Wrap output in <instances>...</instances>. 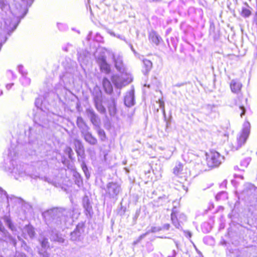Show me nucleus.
Returning <instances> with one entry per match:
<instances>
[{"instance_id":"nucleus-1","label":"nucleus","mask_w":257,"mask_h":257,"mask_svg":"<svg viewBox=\"0 0 257 257\" xmlns=\"http://www.w3.org/2000/svg\"><path fill=\"white\" fill-rule=\"evenodd\" d=\"M206 162L208 167L215 168L221 164V156L217 152L210 151L206 154Z\"/></svg>"},{"instance_id":"nucleus-2","label":"nucleus","mask_w":257,"mask_h":257,"mask_svg":"<svg viewBox=\"0 0 257 257\" xmlns=\"http://www.w3.org/2000/svg\"><path fill=\"white\" fill-rule=\"evenodd\" d=\"M173 174L183 183L187 180V169L184 168V165L180 163L177 164L173 169Z\"/></svg>"},{"instance_id":"nucleus-3","label":"nucleus","mask_w":257,"mask_h":257,"mask_svg":"<svg viewBox=\"0 0 257 257\" xmlns=\"http://www.w3.org/2000/svg\"><path fill=\"white\" fill-rule=\"evenodd\" d=\"M250 124L246 121L243 123V128L237 139L238 145L239 146L243 145L246 141L250 133Z\"/></svg>"},{"instance_id":"nucleus-4","label":"nucleus","mask_w":257,"mask_h":257,"mask_svg":"<svg viewBox=\"0 0 257 257\" xmlns=\"http://www.w3.org/2000/svg\"><path fill=\"white\" fill-rule=\"evenodd\" d=\"M126 76V74L120 76L114 75L111 77V81L115 87L120 88L130 82L129 78Z\"/></svg>"},{"instance_id":"nucleus-5","label":"nucleus","mask_w":257,"mask_h":257,"mask_svg":"<svg viewBox=\"0 0 257 257\" xmlns=\"http://www.w3.org/2000/svg\"><path fill=\"white\" fill-rule=\"evenodd\" d=\"M119 185L115 182H109L106 185V193L110 196L117 195L119 191Z\"/></svg>"},{"instance_id":"nucleus-6","label":"nucleus","mask_w":257,"mask_h":257,"mask_svg":"<svg viewBox=\"0 0 257 257\" xmlns=\"http://www.w3.org/2000/svg\"><path fill=\"white\" fill-rule=\"evenodd\" d=\"M100 70L101 72L105 74H109L111 72L110 65L106 62L105 58L104 57H99L97 59Z\"/></svg>"},{"instance_id":"nucleus-7","label":"nucleus","mask_w":257,"mask_h":257,"mask_svg":"<svg viewBox=\"0 0 257 257\" xmlns=\"http://www.w3.org/2000/svg\"><path fill=\"white\" fill-rule=\"evenodd\" d=\"M81 133L84 140L87 143L91 145H95L97 144V139L93 136L90 132H89L88 131H84L82 130L81 131Z\"/></svg>"},{"instance_id":"nucleus-8","label":"nucleus","mask_w":257,"mask_h":257,"mask_svg":"<svg viewBox=\"0 0 257 257\" xmlns=\"http://www.w3.org/2000/svg\"><path fill=\"white\" fill-rule=\"evenodd\" d=\"M182 214L176 209V208H173L171 214V221L174 226L177 228L180 226L179 219Z\"/></svg>"},{"instance_id":"nucleus-9","label":"nucleus","mask_w":257,"mask_h":257,"mask_svg":"<svg viewBox=\"0 0 257 257\" xmlns=\"http://www.w3.org/2000/svg\"><path fill=\"white\" fill-rule=\"evenodd\" d=\"M231 91L235 94H239L241 92L242 85L237 79H233L229 84Z\"/></svg>"},{"instance_id":"nucleus-10","label":"nucleus","mask_w":257,"mask_h":257,"mask_svg":"<svg viewBox=\"0 0 257 257\" xmlns=\"http://www.w3.org/2000/svg\"><path fill=\"white\" fill-rule=\"evenodd\" d=\"M75 150L78 156L84 158L85 156V149L82 142L79 140L74 141Z\"/></svg>"},{"instance_id":"nucleus-11","label":"nucleus","mask_w":257,"mask_h":257,"mask_svg":"<svg viewBox=\"0 0 257 257\" xmlns=\"http://www.w3.org/2000/svg\"><path fill=\"white\" fill-rule=\"evenodd\" d=\"M124 104L127 107L133 106L135 104L134 92L133 91L127 92L124 98Z\"/></svg>"},{"instance_id":"nucleus-12","label":"nucleus","mask_w":257,"mask_h":257,"mask_svg":"<svg viewBox=\"0 0 257 257\" xmlns=\"http://www.w3.org/2000/svg\"><path fill=\"white\" fill-rule=\"evenodd\" d=\"M149 40L153 44L158 45L162 40L161 37L155 31H152L149 34Z\"/></svg>"},{"instance_id":"nucleus-13","label":"nucleus","mask_w":257,"mask_h":257,"mask_svg":"<svg viewBox=\"0 0 257 257\" xmlns=\"http://www.w3.org/2000/svg\"><path fill=\"white\" fill-rule=\"evenodd\" d=\"M153 67L152 62L148 59L143 60V64L142 66V72L145 74L147 75L151 70Z\"/></svg>"},{"instance_id":"nucleus-14","label":"nucleus","mask_w":257,"mask_h":257,"mask_svg":"<svg viewBox=\"0 0 257 257\" xmlns=\"http://www.w3.org/2000/svg\"><path fill=\"white\" fill-rule=\"evenodd\" d=\"M76 122L77 126L81 130V131L82 130L84 131L89 130V128L88 126L81 116L77 117Z\"/></svg>"},{"instance_id":"nucleus-15","label":"nucleus","mask_w":257,"mask_h":257,"mask_svg":"<svg viewBox=\"0 0 257 257\" xmlns=\"http://www.w3.org/2000/svg\"><path fill=\"white\" fill-rule=\"evenodd\" d=\"M102 85L105 91L107 93H111L113 91L112 86L107 78H103L102 80Z\"/></svg>"},{"instance_id":"nucleus-16","label":"nucleus","mask_w":257,"mask_h":257,"mask_svg":"<svg viewBox=\"0 0 257 257\" xmlns=\"http://www.w3.org/2000/svg\"><path fill=\"white\" fill-rule=\"evenodd\" d=\"M86 112L92 123L94 125H97L98 123V119L94 111L90 109H86Z\"/></svg>"},{"instance_id":"nucleus-17","label":"nucleus","mask_w":257,"mask_h":257,"mask_svg":"<svg viewBox=\"0 0 257 257\" xmlns=\"http://www.w3.org/2000/svg\"><path fill=\"white\" fill-rule=\"evenodd\" d=\"M94 102H95V107L97 109L98 111H99L100 112H102V113L105 112V108L103 106L101 100H98V99H96L94 100Z\"/></svg>"},{"instance_id":"nucleus-18","label":"nucleus","mask_w":257,"mask_h":257,"mask_svg":"<svg viewBox=\"0 0 257 257\" xmlns=\"http://www.w3.org/2000/svg\"><path fill=\"white\" fill-rule=\"evenodd\" d=\"M251 9L243 8L240 12V15L243 18H248L251 15Z\"/></svg>"},{"instance_id":"nucleus-19","label":"nucleus","mask_w":257,"mask_h":257,"mask_svg":"<svg viewBox=\"0 0 257 257\" xmlns=\"http://www.w3.org/2000/svg\"><path fill=\"white\" fill-rule=\"evenodd\" d=\"M97 132L98 136L101 141H105L107 139L106 134L103 130L99 129Z\"/></svg>"},{"instance_id":"nucleus-20","label":"nucleus","mask_w":257,"mask_h":257,"mask_svg":"<svg viewBox=\"0 0 257 257\" xmlns=\"http://www.w3.org/2000/svg\"><path fill=\"white\" fill-rule=\"evenodd\" d=\"M28 234L31 238H33L35 235V229L31 226H28L26 228Z\"/></svg>"},{"instance_id":"nucleus-21","label":"nucleus","mask_w":257,"mask_h":257,"mask_svg":"<svg viewBox=\"0 0 257 257\" xmlns=\"http://www.w3.org/2000/svg\"><path fill=\"white\" fill-rule=\"evenodd\" d=\"M236 112L242 117L245 112V109L242 105H239L238 108L236 110Z\"/></svg>"},{"instance_id":"nucleus-22","label":"nucleus","mask_w":257,"mask_h":257,"mask_svg":"<svg viewBox=\"0 0 257 257\" xmlns=\"http://www.w3.org/2000/svg\"><path fill=\"white\" fill-rule=\"evenodd\" d=\"M41 246L44 248L49 247V243L47 238H43L41 241Z\"/></svg>"},{"instance_id":"nucleus-23","label":"nucleus","mask_w":257,"mask_h":257,"mask_svg":"<svg viewBox=\"0 0 257 257\" xmlns=\"http://www.w3.org/2000/svg\"><path fill=\"white\" fill-rule=\"evenodd\" d=\"M64 152L68 155L69 159H72L73 150L70 147H66V148L65 149Z\"/></svg>"},{"instance_id":"nucleus-24","label":"nucleus","mask_w":257,"mask_h":257,"mask_svg":"<svg viewBox=\"0 0 257 257\" xmlns=\"http://www.w3.org/2000/svg\"><path fill=\"white\" fill-rule=\"evenodd\" d=\"M170 227V225L169 223L165 224L162 226V229L168 230Z\"/></svg>"},{"instance_id":"nucleus-25","label":"nucleus","mask_w":257,"mask_h":257,"mask_svg":"<svg viewBox=\"0 0 257 257\" xmlns=\"http://www.w3.org/2000/svg\"><path fill=\"white\" fill-rule=\"evenodd\" d=\"M78 186L82 185L83 184V180L82 178L79 177L77 180V183H76Z\"/></svg>"},{"instance_id":"nucleus-26","label":"nucleus","mask_w":257,"mask_h":257,"mask_svg":"<svg viewBox=\"0 0 257 257\" xmlns=\"http://www.w3.org/2000/svg\"><path fill=\"white\" fill-rule=\"evenodd\" d=\"M159 102L160 103L161 107L164 108V102L162 100H159Z\"/></svg>"},{"instance_id":"nucleus-27","label":"nucleus","mask_w":257,"mask_h":257,"mask_svg":"<svg viewBox=\"0 0 257 257\" xmlns=\"http://www.w3.org/2000/svg\"><path fill=\"white\" fill-rule=\"evenodd\" d=\"M210 30H212L213 31L215 29V25L213 23H212L211 24H210Z\"/></svg>"},{"instance_id":"nucleus-28","label":"nucleus","mask_w":257,"mask_h":257,"mask_svg":"<svg viewBox=\"0 0 257 257\" xmlns=\"http://www.w3.org/2000/svg\"><path fill=\"white\" fill-rule=\"evenodd\" d=\"M254 22L255 24H256V25L257 26V12H256L255 15V17L254 18Z\"/></svg>"},{"instance_id":"nucleus-29","label":"nucleus","mask_w":257,"mask_h":257,"mask_svg":"<svg viewBox=\"0 0 257 257\" xmlns=\"http://www.w3.org/2000/svg\"><path fill=\"white\" fill-rule=\"evenodd\" d=\"M9 227L12 230H14V225L11 222H10L9 224Z\"/></svg>"},{"instance_id":"nucleus-30","label":"nucleus","mask_w":257,"mask_h":257,"mask_svg":"<svg viewBox=\"0 0 257 257\" xmlns=\"http://www.w3.org/2000/svg\"><path fill=\"white\" fill-rule=\"evenodd\" d=\"M4 229V227L2 226V224H0V230L3 231Z\"/></svg>"},{"instance_id":"nucleus-31","label":"nucleus","mask_w":257,"mask_h":257,"mask_svg":"<svg viewBox=\"0 0 257 257\" xmlns=\"http://www.w3.org/2000/svg\"><path fill=\"white\" fill-rule=\"evenodd\" d=\"M78 232V229H75L72 233L71 234L72 235L73 234H76L77 232Z\"/></svg>"},{"instance_id":"nucleus-32","label":"nucleus","mask_w":257,"mask_h":257,"mask_svg":"<svg viewBox=\"0 0 257 257\" xmlns=\"http://www.w3.org/2000/svg\"><path fill=\"white\" fill-rule=\"evenodd\" d=\"M244 5H245L248 8L251 9L247 3H244Z\"/></svg>"},{"instance_id":"nucleus-33","label":"nucleus","mask_w":257,"mask_h":257,"mask_svg":"<svg viewBox=\"0 0 257 257\" xmlns=\"http://www.w3.org/2000/svg\"><path fill=\"white\" fill-rule=\"evenodd\" d=\"M237 101H238V102L239 101V98H237V99H236V100H235L236 103H237Z\"/></svg>"},{"instance_id":"nucleus-34","label":"nucleus","mask_w":257,"mask_h":257,"mask_svg":"<svg viewBox=\"0 0 257 257\" xmlns=\"http://www.w3.org/2000/svg\"><path fill=\"white\" fill-rule=\"evenodd\" d=\"M115 67H118V66H117L116 64H115Z\"/></svg>"},{"instance_id":"nucleus-35","label":"nucleus","mask_w":257,"mask_h":257,"mask_svg":"<svg viewBox=\"0 0 257 257\" xmlns=\"http://www.w3.org/2000/svg\"><path fill=\"white\" fill-rule=\"evenodd\" d=\"M249 1H250L251 0H249Z\"/></svg>"}]
</instances>
